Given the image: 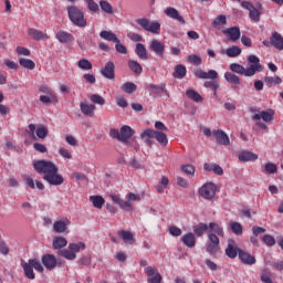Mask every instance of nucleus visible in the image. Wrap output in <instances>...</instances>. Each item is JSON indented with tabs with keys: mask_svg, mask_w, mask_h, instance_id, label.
Here are the masks:
<instances>
[{
	"mask_svg": "<svg viewBox=\"0 0 283 283\" xmlns=\"http://www.w3.org/2000/svg\"><path fill=\"white\" fill-rule=\"evenodd\" d=\"M266 174H277V166L273 163L265 164Z\"/></svg>",
	"mask_w": 283,
	"mask_h": 283,
	"instance_id": "64",
	"label": "nucleus"
},
{
	"mask_svg": "<svg viewBox=\"0 0 283 283\" xmlns=\"http://www.w3.org/2000/svg\"><path fill=\"white\" fill-rule=\"evenodd\" d=\"M55 39L59 43H74V36L67 31H57Z\"/></svg>",
	"mask_w": 283,
	"mask_h": 283,
	"instance_id": "21",
	"label": "nucleus"
},
{
	"mask_svg": "<svg viewBox=\"0 0 283 283\" xmlns=\"http://www.w3.org/2000/svg\"><path fill=\"white\" fill-rule=\"evenodd\" d=\"M188 62L191 63L192 65H202V57L196 54H190L188 56Z\"/></svg>",
	"mask_w": 283,
	"mask_h": 283,
	"instance_id": "59",
	"label": "nucleus"
},
{
	"mask_svg": "<svg viewBox=\"0 0 283 283\" xmlns=\"http://www.w3.org/2000/svg\"><path fill=\"white\" fill-rule=\"evenodd\" d=\"M59 154H60V156H62V158H64L65 160H72V153H70V150H67V148L61 147V148L59 149Z\"/></svg>",
	"mask_w": 283,
	"mask_h": 283,
	"instance_id": "62",
	"label": "nucleus"
},
{
	"mask_svg": "<svg viewBox=\"0 0 283 283\" xmlns=\"http://www.w3.org/2000/svg\"><path fill=\"white\" fill-rule=\"evenodd\" d=\"M27 34L33 41H48L50 39V35H48V33H44L43 31L34 28L28 29Z\"/></svg>",
	"mask_w": 283,
	"mask_h": 283,
	"instance_id": "11",
	"label": "nucleus"
},
{
	"mask_svg": "<svg viewBox=\"0 0 283 283\" xmlns=\"http://www.w3.org/2000/svg\"><path fill=\"white\" fill-rule=\"evenodd\" d=\"M262 242L263 244H266V247H275V238L271 234H264Z\"/></svg>",
	"mask_w": 283,
	"mask_h": 283,
	"instance_id": "57",
	"label": "nucleus"
},
{
	"mask_svg": "<svg viewBox=\"0 0 283 283\" xmlns=\"http://www.w3.org/2000/svg\"><path fill=\"white\" fill-rule=\"evenodd\" d=\"M148 92H150V94H154L155 96H163V94H165V96L167 98H169V91H167V85L165 83H161L159 85L157 84H149L147 86Z\"/></svg>",
	"mask_w": 283,
	"mask_h": 283,
	"instance_id": "8",
	"label": "nucleus"
},
{
	"mask_svg": "<svg viewBox=\"0 0 283 283\" xmlns=\"http://www.w3.org/2000/svg\"><path fill=\"white\" fill-rule=\"evenodd\" d=\"M40 101H41V103H44L45 105H50V103H59V97H56V94L50 93V96L41 95Z\"/></svg>",
	"mask_w": 283,
	"mask_h": 283,
	"instance_id": "43",
	"label": "nucleus"
},
{
	"mask_svg": "<svg viewBox=\"0 0 283 283\" xmlns=\"http://www.w3.org/2000/svg\"><path fill=\"white\" fill-rule=\"evenodd\" d=\"M264 83L268 87H275V85H282V77L275 76H266L264 78Z\"/></svg>",
	"mask_w": 283,
	"mask_h": 283,
	"instance_id": "33",
	"label": "nucleus"
},
{
	"mask_svg": "<svg viewBox=\"0 0 283 283\" xmlns=\"http://www.w3.org/2000/svg\"><path fill=\"white\" fill-rule=\"evenodd\" d=\"M168 231L172 238H180L182 235V230L176 226L169 227Z\"/></svg>",
	"mask_w": 283,
	"mask_h": 283,
	"instance_id": "61",
	"label": "nucleus"
},
{
	"mask_svg": "<svg viewBox=\"0 0 283 283\" xmlns=\"http://www.w3.org/2000/svg\"><path fill=\"white\" fill-rule=\"evenodd\" d=\"M67 247V239L63 237H55L53 238V249L61 250Z\"/></svg>",
	"mask_w": 283,
	"mask_h": 283,
	"instance_id": "38",
	"label": "nucleus"
},
{
	"mask_svg": "<svg viewBox=\"0 0 283 283\" xmlns=\"http://www.w3.org/2000/svg\"><path fill=\"white\" fill-rule=\"evenodd\" d=\"M230 229L234 235H242V224L240 222H232Z\"/></svg>",
	"mask_w": 283,
	"mask_h": 283,
	"instance_id": "55",
	"label": "nucleus"
},
{
	"mask_svg": "<svg viewBox=\"0 0 283 283\" xmlns=\"http://www.w3.org/2000/svg\"><path fill=\"white\" fill-rule=\"evenodd\" d=\"M238 158L240 163H254V160H258V154L251 153L249 150H243L239 153Z\"/></svg>",
	"mask_w": 283,
	"mask_h": 283,
	"instance_id": "23",
	"label": "nucleus"
},
{
	"mask_svg": "<svg viewBox=\"0 0 283 283\" xmlns=\"http://www.w3.org/2000/svg\"><path fill=\"white\" fill-rule=\"evenodd\" d=\"M42 264L48 271H53V269H56V256L54 254H44L42 256Z\"/></svg>",
	"mask_w": 283,
	"mask_h": 283,
	"instance_id": "18",
	"label": "nucleus"
},
{
	"mask_svg": "<svg viewBox=\"0 0 283 283\" xmlns=\"http://www.w3.org/2000/svg\"><path fill=\"white\" fill-rule=\"evenodd\" d=\"M101 39H104V41H109L111 43H118V36L116 33L112 31H101L99 32Z\"/></svg>",
	"mask_w": 283,
	"mask_h": 283,
	"instance_id": "29",
	"label": "nucleus"
},
{
	"mask_svg": "<svg viewBox=\"0 0 283 283\" xmlns=\"http://www.w3.org/2000/svg\"><path fill=\"white\" fill-rule=\"evenodd\" d=\"M224 78L228 83H232L233 85H240V76L231 73V72H226L224 73Z\"/></svg>",
	"mask_w": 283,
	"mask_h": 283,
	"instance_id": "44",
	"label": "nucleus"
},
{
	"mask_svg": "<svg viewBox=\"0 0 283 283\" xmlns=\"http://www.w3.org/2000/svg\"><path fill=\"white\" fill-rule=\"evenodd\" d=\"M77 67H80V70H92L93 65H92V62H90V60L81 59L77 62Z\"/></svg>",
	"mask_w": 283,
	"mask_h": 283,
	"instance_id": "52",
	"label": "nucleus"
},
{
	"mask_svg": "<svg viewBox=\"0 0 283 283\" xmlns=\"http://www.w3.org/2000/svg\"><path fill=\"white\" fill-rule=\"evenodd\" d=\"M181 242L185 244V247H188V249H193L196 247V234L193 232H188L181 238Z\"/></svg>",
	"mask_w": 283,
	"mask_h": 283,
	"instance_id": "26",
	"label": "nucleus"
},
{
	"mask_svg": "<svg viewBox=\"0 0 283 283\" xmlns=\"http://www.w3.org/2000/svg\"><path fill=\"white\" fill-rule=\"evenodd\" d=\"M80 109L84 116H88L90 118H93L94 112H96V105L81 102Z\"/></svg>",
	"mask_w": 283,
	"mask_h": 283,
	"instance_id": "20",
	"label": "nucleus"
},
{
	"mask_svg": "<svg viewBox=\"0 0 283 283\" xmlns=\"http://www.w3.org/2000/svg\"><path fill=\"white\" fill-rule=\"evenodd\" d=\"M35 171L43 174V180L53 185V187H59L65 182L63 175L59 174V167L52 161L48 160H36L33 163Z\"/></svg>",
	"mask_w": 283,
	"mask_h": 283,
	"instance_id": "1",
	"label": "nucleus"
},
{
	"mask_svg": "<svg viewBox=\"0 0 283 283\" xmlns=\"http://www.w3.org/2000/svg\"><path fill=\"white\" fill-rule=\"evenodd\" d=\"M212 134H213V137L216 138V142L218 143V145H224L226 147L231 145L229 135H227V133H224V130H213Z\"/></svg>",
	"mask_w": 283,
	"mask_h": 283,
	"instance_id": "19",
	"label": "nucleus"
},
{
	"mask_svg": "<svg viewBox=\"0 0 283 283\" xmlns=\"http://www.w3.org/2000/svg\"><path fill=\"white\" fill-rule=\"evenodd\" d=\"M117 235L124 240V242H128L130 244H134V233L132 231L127 230H119L117 232Z\"/></svg>",
	"mask_w": 283,
	"mask_h": 283,
	"instance_id": "35",
	"label": "nucleus"
},
{
	"mask_svg": "<svg viewBox=\"0 0 283 283\" xmlns=\"http://www.w3.org/2000/svg\"><path fill=\"white\" fill-rule=\"evenodd\" d=\"M211 25H212V28H214V30H220L221 25H227V15H224V14L218 15L213 20Z\"/></svg>",
	"mask_w": 283,
	"mask_h": 283,
	"instance_id": "42",
	"label": "nucleus"
},
{
	"mask_svg": "<svg viewBox=\"0 0 283 283\" xmlns=\"http://www.w3.org/2000/svg\"><path fill=\"white\" fill-rule=\"evenodd\" d=\"M69 249L73 253H78V251H85L86 247H85V244L83 242L70 243L69 244Z\"/></svg>",
	"mask_w": 283,
	"mask_h": 283,
	"instance_id": "51",
	"label": "nucleus"
},
{
	"mask_svg": "<svg viewBox=\"0 0 283 283\" xmlns=\"http://www.w3.org/2000/svg\"><path fill=\"white\" fill-rule=\"evenodd\" d=\"M90 99H91V102L94 103V105H101V106L105 105V99L103 98V96H101L98 94H92L90 96Z\"/></svg>",
	"mask_w": 283,
	"mask_h": 283,
	"instance_id": "56",
	"label": "nucleus"
},
{
	"mask_svg": "<svg viewBox=\"0 0 283 283\" xmlns=\"http://www.w3.org/2000/svg\"><path fill=\"white\" fill-rule=\"evenodd\" d=\"M164 13L166 14V17H169V19H174V21H178L179 23H181V25H185V23H187L185 21V18H182V15H180V12H178L177 9L174 7L166 8Z\"/></svg>",
	"mask_w": 283,
	"mask_h": 283,
	"instance_id": "14",
	"label": "nucleus"
},
{
	"mask_svg": "<svg viewBox=\"0 0 283 283\" xmlns=\"http://www.w3.org/2000/svg\"><path fill=\"white\" fill-rule=\"evenodd\" d=\"M84 1L87 4V9L90 10V12H92L93 14H98V12H101V8L98 7V3H96V1L94 0H84Z\"/></svg>",
	"mask_w": 283,
	"mask_h": 283,
	"instance_id": "47",
	"label": "nucleus"
},
{
	"mask_svg": "<svg viewBox=\"0 0 283 283\" xmlns=\"http://www.w3.org/2000/svg\"><path fill=\"white\" fill-rule=\"evenodd\" d=\"M101 9L103 12H106V14H114V8L112 4L105 0L99 1Z\"/></svg>",
	"mask_w": 283,
	"mask_h": 283,
	"instance_id": "50",
	"label": "nucleus"
},
{
	"mask_svg": "<svg viewBox=\"0 0 283 283\" xmlns=\"http://www.w3.org/2000/svg\"><path fill=\"white\" fill-rule=\"evenodd\" d=\"M203 169L206 171H213V174H216L217 176H222L224 174L222 167L217 164H205Z\"/></svg>",
	"mask_w": 283,
	"mask_h": 283,
	"instance_id": "30",
	"label": "nucleus"
},
{
	"mask_svg": "<svg viewBox=\"0 0 283 283\" xmlns=\"http://www.w3.org/2000/svg\"><path fill=\"white\" fill-rule=\"evenodd\" d=\"M181 171L184 174H187L188 176H193L196 174V167H193L192 165H184L181 166Z\"/></svg>",
	"mask_w": 283,
	"mask_h": 283,
	"instance_id": "60",
	"label": "nucleus"
},
{
	"mask_svg": "<svg viewBox=\"0 0 283 283\" xmlns=\"http://www.w3.org/2000/svg\"><path fill=\"white\" fill-rule=\"evenodd\" d=\"M207 253H210V255H216L218 251H220V245L216 243H208L206 248Z\"/></svg>",
	"mask_w": 283,
	"mask_h": 283,
	"instance_id": "58",
	"label": "nucleus"
},
{
	"mask_svg": "<svg viewBox=\"0 0 283 283\" xmlns=\"http://www.w3.org/2000/svg\"><path fill=\"white\" fill-rule=\"evenodd\" d=\"M149 50H151V52H154L160 59L165 56V43L158 40H151Z\"/></svg>",
	"mask_w": 283,
	"mask_h": 283,
	"instance_id": "17",
	"label": "nucleus"
},
{
	"mask_svg": "<svg viewBox=\"0 0 283 283\" xmlns=\"http://www.w3.org/2000/svg\"><path fill=\"white\" fill-rule=\"evenodd\" d=\"M59 255L65 258V260H76V253L70 249L60 250Z\"/></svg>",
	"mask_w": 283,
	"mask_h": 283,
	"instance_id": "48",
	"label": "nucleus"
},
{
	"mask_svg": "<svg viewBox=\"0 0 283 283\" xmlns=\"http://www.w3.org/2000/svg\"><path fill=\"white\" fill-rule=\"evenodd\" d=\"M69 19L76 28H87V19H85V12L78 9L76 6H69L66 8Z\"/></svg>",
	"mask_w": 283,
	"mask_h": 283,
	"instance_id": "3",
	"label": "nucleus"
},
{
	"mask_svg": "<svg viewBox=\"0 0 283 283\" xmlns=\"http://www.w3.org/2000/svg\"><path fill=\"white\" fill-rule=\"evenodd\" d=\"M120 90H123L126 94H134V92L138 90V86H136V84L133 82H126L122 85Z\"/></svg>",
	"mask_w": 283,
	"mask_h": 283,
	"instance_id": "46",
	"label": "nucleus"
},
{
	"mask_svg": "<svg viewBox=\"0 0 283 283\" xmlns=\"http://www.w3.org/2000/svg\"><path fill=\"white\" fill-rule=\"evenodd\" d=\"M223 34H228L230 36V41H238L241 36L240 28L231 27L223 30Z\"/></svg>",
	"mask_w": 283,
	"mask_h": 283,
	"instance_id": "27",
	"label": "nucleus"
},
{
	"mask_svg": "<svg viewBox=\"0 0 283 283\" xmlns=\"http://www.w3.org/2000/svg\"><path fill=\"white\" fill-rule=\"evenodd\" d=\"M90 200L93 203V207H95V209H103V205H105V199L98 195L91 196Z\"/></svg>",
	"mask_w": 283,
	"mask_h": 283,
	"instance_id": "41",
	"label": "nucleus"
},
{
	"mask_svg": "<svg viewBox=\"0 0 283 283\" xmlns=\"http://www.w3.org/2000/svg\"><path fill=\"white\" fill-rule=\"evenodd\" d=\"M137 25H140L143 30H146V32H150L151 34H160L159 22L151 21L147 18H140L137 20Z\"/></svg>",
	"mask_w": 283,
	"mask_h": 283,
	"instance_id": "5",
	"label": "nucleus"
},
{
	"mask_svg": "<svg viewBox=\"0 0 283 283\" xmlns=\"http://www.w3.org/2000/svg\"><path fill=\"white\" fill-rule=\"evenodd\" d=\"M99 72L102 76H104V78H107L108 81H114V78H116V64H114V62L112 61L106 62L104 67H102Z\"/></svg>",
	"mask_w": 283,
	"mask_h": 283,
	"instance_id": "7",
	"label": "nucleus"
},
{
	"mask_svg": "<svg viewBox=\"0 0 283 283\" xmlns=\"http://www.w3.org/2000/svg\"><path fill=\"white\" fill-rule=\"evenodd\" d=\"M148 135L153 136L161 147H167L169 145V139L167 138V134L160 130H148Z\"/></svg>",
	"mask_w": 283,
	"mask_h": 283,
	"instance_id": "16",
	"label": "nucleus"
},
{
	"mask_svg": "<svg viewBox=\"0 0 283 283\" xmlns=\"http://www.w3.org/2000/svg\"><path fill=\"white\" fill-rule=\"evenodd\" d=\"M226 54L230 59H235V56H240V54H242V49L238 45H232L226 50Z\"/></svg>",
	"mask_w": 283,
	"mask_h": 283,
	"instance_id": "39",
	"label": "nucleus"
},
{
	"mask_svg": "<svg viewBox=\"0 0 283 283\" xmlns=\"http://www.w3.org/2000/svg\"><path fill=\"white\" fill-rule=\"evenodd\" d=\"M115 50L118 52V54H127V46L120 43V40H117L115 42Z\"/></svg>",
	"mask_w": 283,
	"mask_h": 283,
	"instance_id": "63",
	"label": "nucleus"
},
{
	"mask_svg": "<svg viewBox=\"0 0 283 283\" xmlns=\"http://www.w3.org/2000/svg\"><path fill=\"white\" fill-rule=\"evenodd\" d=\"M174 78H185L187 76V67L182 64H178L175 66V71L172 73Z\"/></svg>",
	"mask_w": 283,
	"mask_h": 283,
	"instance_id": "31",
	"label": "nucleus"
},
{
	"mask_svg": "<svg viewBox=\"0 0 283 283\" xmlns=\"http://www.w3.org/2000/svg\"><path fill=\"white\" fill-rule=\"evenodd\" d=\"M21 266L24 271V275L28 280H35L34 269L31 266L30 262L21 261Z\"/></svg>",
	"mask_w": 283,
	"mask_h": 283,
	"instance_id": "25",
	"label": "nucleus"
},
{
	"mask_svg": "<svg viewBox=\"0 0 283 283\" xmlns=\"http://www.w3.org/2000/svg\"><path fill=\"white\" fill-rule=\"evenodd\" d=\"M111 198L113 202H116V205H118V207L124 211H134V206L130 203L128 199L125 201L120 199V196L118 195H111Z\"/></svg>",
	"mask_w": 283,
	"mask_h": 283,
	"instance_id": "15",
	"label": "nucleus"
},
{
	"mask_svg": "<svg viewBox=\"0 0 283 283\" xmlns=\"http://www.w3.org/2000/svg\"><path fill=\"white\" fill-rule=\"evenodd\" d=\"M134 134H136V132L132 127L127 125L122 126L119 130V143H124V145H129L135 149V151H138L140 149V145H138V143L129 144V138H132Z\"/></svg>",
	"mask_w": 283,
	"mask_h": 283,
	"instance_id": "4",
	"label": "nucleus"
},
{
	"mask_svg": "<svg viewBox=\"0 0 283 283\" xmlns=\"http://www.w3.org/2000/svg\"><path fill=\"white\" fill-rule=\"evenodd\" d=\"M270 43L275 48L276 50L282 51L283 50V38L282 34L274 32L270 38Z\"/></svg>",
	"mask_w": 283,
	"mask_h": 283,
	"instance_id": "24",
	"label": "nucleus"
},
{
	"mask_svg": "<svg viewBox=\"0 0 283 283\" xmlns=\"http://www.w3.org/2000/svg\"><path fill=\"white\" fill-rule=\"evenodd\" d=\"M148 132H154V129L151 128H147L145 129L142 134H140V138L142 140H144V143L148 146L151 147L154 145V142H151L150 138H154V136H149Z\"/></svg>",
	"mask_w": 283,
	"mask_h": 283,
	"instance_id": "45",
	"label": "nucleus"
},
{
	"mask_svg": "<svg viewBox=\"0 0 283 283\" xmlns=\"http://www.w3.org/2000/svg\"><path fill=\"white\" fill-rule=\"evenodd\" d=\"M239 260H241L242 264H247L248 266H251L256 262L255 256L249 254L244 250H239Z\"/></svg>",
	"mask_w": 283,
	"mask_h": 283,
	"instance_id": "22",
	"label": "nucleus"
},
{
	"mask_svg": "<svg viewBox=\"0 0 283 283\" xmlns=\"http://www.w3.org/2000/svg\"><path fill=\"white\" fill-rule=\"evenodd\" d=\"M193 74L196 78H201V80L216 81V78H218V71L216 70H209L208 72H206V71H202V69H196L193 71Z\"/></svg>",
	"mask_w": 283,
	"mask_h": 283,
	"instance_id": "9",
	"label": "nucleus"
},
{
	"mask_svg": "<svg viewBox=\"0 0 283 283\" xmlns=\"http://www.w3.org/2000/svg\"><path fill=\"white\" fill-rule=\"evenodd\" d=\"M216 191H218V186L213 182H207L199 189V196L205 200H213L216 198Z\"/></svg>",
	"mask_w": 283,
	"mask_h": 283,
	"instance_id": "6",
	"label": "nucleus"
},
{
	"mask_svg": "<svg viewBox=\"0 0 283 283\" xmlns=\"http://www.w3.org/2000/svg\"><path fill=\"white\" fill-rule=\"evenodd\" d=\"M35 134L38 138H41V139L48 138V127H45L44 125L38 126Z\"/></svg>",
	"mask_w": 283,
	"mask_h": 283,
	"instance_id": "53",
	"label": "nucleus"
},
{
	"mask_svg": "<svg viewBox=\"0 0 283 283\" xmlns=\"http://www.w3.org/2000/svg\"><path fill=\"white\" fill-rule=\"evenodd\" d=\"M19 63L24 70H34V67H36V63L30 59L19 57Z\"/></svg>",
	"mask_w": 283,
	"mask_h": 283,
	"instance_id": "40",
	"label": "nucleus"
},
{
	"mask_svg": "<svg viewBox=\"0 0 283 283\" xmlns=\"http://www.w3.org/2000/svg\"><path fill=\"white\" fill-rule=\"evenodd\" d=\"M135 54L142 61H147V59H149V55L147 54V48H145L143 43H137L136 44Z\"/></svg>",
	"mask_w": 283,
	"mask_h": 283,
	"instance_id": "28",
	"label": "nucleus"
},
{
	"mask_svg": "<svg viewBox=\"0 0 283 283\" xmlns=\"http://www.w3.org/2000/svg\"><path fill=\"white\" fill-rule=\"evenodd\" d=\"M128 67H129L130 72H133L134 74H137V75L143 74V65H140V63H138V61L129 60Z\"/></svg>",
	"mask_w": 283,
	"mask_h": 283,
	"instance_id": "36",
	"label": "nucleus"
},
{
	"mask_svg": "<svg viewBox=\"0 0 283 283\" xmlns=\"http://www.w3.org/2000/svg\"><path fill=\"white\" fill-rule=\"evenodd\" d=\"M241 250L242 249L235 245V241H233L232 239L228 240V247L226 248V255L230 258V260H235L238 255H240Z\"/></svg>",
	"mask_w": 283,
	"mask_h": 283,
	"instance_id": "10",
	"label": "nucleus"
},
{
	"mask_svg": "<svg viewBox=\"0 0 283 283\" xmlns=\"http://www.w3.org/2000/svg\"><path fill=\"white\" fill-rule=\"evenodd\" d=\"M186 96L195 103H202L203 101L202 95H200L199 92L193 88L186 91Z\"/></svg>",
	"mask_w": 283,
	"mask_h": 283,
	"instance_id": "32",
	"label": "nucleus"
},
{
	"mask_svg": "<svg viewBox=\"0 0 283 283\" xmlns=\"http://www.w3.org/2000/svg\"><path fill=\"white\" fill-rule=\"evenodd\" d=\"M248 63L250 65L248 69H244L242 64L232 63L230 64V70L241 76H255L256 72L264 70V66L260 64V57H258V55H249Z\"/></svg>",
	"mask_w": 283,
	"mask_h": 283,
	"instance_id": "2",
	"label": "nucleus"
},
{
	"mask_svg": "<svg viewBox=\"0 0 283 283\" xmlns=\"http://www.w3.org/2000/svg\"><path fill=\"white\" fill-rule=\"evenodd\" d=\"M72 222L67 218H61L60 220L53 223V231L55 233H65L67 231V227H70Z\"/></svg>",
	"mask_w": 283,
	"mask_h": 283,
	"instance_id": "13",
	"label": "nucleus"
},
{
	"mask_svg": "<svg viewBox=\"0 0 283 283\" xmlns=\"http://www.w3.org/2000/svg\"><path fill=\"white\" fill-rule=\"evenodd\" d=\"M206 231H209V224L207 223L200 222L199 224L193 227V232L197 235V238H202Z\"/></svg>",
	"mask_w": 283,
	"mask_h": 283,
	"instance_id": "37",
	"label": "nucleus"
},
{
	"mask_svg": "<svg viewBox=\"0 0 283 283\" xmlns=\"http://www.w3.org/2000/svg\"><path fill=\"white\" fill-rule=\"evenodd\" d=\"M28 262L31 264L32 269L38 271V273H43V271H45L39 259H30Z\"/></svg>",
	"mask_w": 283,
	"mask_h": 283,
	"instance_id": "49",
	"label": "nucleus"
},
{
	"mask_svg": "<svg viewBox=\"0 0 283 283\" xmlns=\"http://www.w3.org/2000/svg\"><path fill=\"white\" fill-rule=\"evenodd\" d=\"M208 231H212V233H216L220 238H224V229L216 222H210L208 224Z\"/></svg>",
	"mask_w": 283,
	"mask_h": 283,
	"instance_id": "34",
	"label": "nucleus"
},
{
	"mask_svg": "<svg viewBox=\"0 0 283 283\" xmlns=\"http://www.w3.org/2000/svg\"><path fill=\"white\" fill-rule=\"evenodd\" d=\"M249 17H250L251 21H254V23H259V21H260V11L255 7H253L249 11Z\"/></svg>",
	"mask_w": 283,
	"mask_h": 283,
	"instance_id": "54",
	"label": "nucleus"
},
{
	"mask_svg": "<svg viewBox=\"0 0 283 283\" xmlns=\"http://www.w3.org/2000/svg\"><path fill=\"white\" fill-rule=\"evenodd\" d=\"M275 112L273 109L262 111L252 117V120H263L264 123H272Z\"/></svg>",
	"mask_w": 283,
	"mask_h": 283,
	"instance_id": "12",
	"label": "nucleus"
}]
</instances>
